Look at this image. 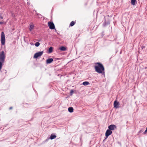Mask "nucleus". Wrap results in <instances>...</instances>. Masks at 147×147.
Returning <instances> with one entry per match:
<instances>
[{"instance_id":"obj_1","label":"nucleus","mask_w":147,"mask_h":147,"mask_svg":"<svg viewBox=\"0 0 147 147\" xmlns=\"http://www.w3.org/2000/svg\"><path fill=\"white\" fill-rule=\"evenodd\" d=\"M95 64L97 65L94 67L95 71L98 74H102L105 76V68L103 65L101 63L99 62L96 63Z\"/></svg>"},{"instance_id":"obj_2","label":"nucleus","mask_w":147,"mask_h":147,"mask_svg":"<svg viewBox=\"0 0 147 147\" xmlns=\"http://www.w3.org/2000/svg\"><path fill=\"white\" fill-rule=\"evenodd\" d=\"M5 57V54L3 51L0 53V71L2 67V64L4 62Z\"/></svg>"},{"instance_id":"obj_3","label":"nucleus","mask_w":147,"mask_h":147,"mask_svg":"<svg viewBox=\"0 0 147 147\" xmlns=\"http://www.w3.org/2000/svg\"><path fill=\"white\" fill-rule=\"evenodd\" d=\"M1 43L2 45H4L5 42V34L3 32H2L1 34Z\"/></svg>"},{"instance_id":"obj_4","label":"nucleus","mask_w":147,"mask_h":147,"mask_svg":"<svg viewBox=\"0 0 147 147\" xmlns=\"http://www.w3.org/2000/svg\"><path fill=\"white\" fill-rule=\"evenodd\" d=\"M43 53V51L35 53L34 56V58H37L39 57L42 56Z\"/></svg>"},{"instance_id":"obj_5","label":"nucleus","mask_w":147,"mask_h":147,"mask_svg":"<svg viewBox=\"0 0 147 147\" xmlns=\"http://www.w3.org/2000/svg\"><path fill=\"white\" fill-rule=\"evenodd\" d=\"M48 26L49 28L51 29H55V26L54 23L53 22H48Z\"/></svg>"},{"instance_id":"obj_6","label":"nucleus","mask_w":147,"mask_h":147,"mask_svg":"<svg viewBox=\"0 0 147 147\" xmlns=\"http://www.w3.org/2000/svg\"><path fill=\"white\" fill-rule=\"evenodd\" d=\"M112 132V131L110 129H107L105 133L106 138H105V139H107L109 135L111 134Z\"/></svg>"},{"instance_id":"obj_7","label":"nucleus","mask_w":147,"mask_h":147,"mask_svg":"<svg viewBox=\"0 0 147 147\" xmlns=\"http://www.w3.org/2000/svg\"><path fill=\"white\" fill-rule=\"evenodd\" d=\"M119 102L117 101L116 100H115L114 101V107L117 109L119 107Z\"/></svg>"},{"instance_id":"obj_8","label":"nucleus","mask_w":147,"mask_h":147,"mask_svg":"<svg viewBox=\"0 0 147 147\" xmlns=\"http://www.w3.org/2000/svg\"><path fill=\"white\" fill-rule=\"evenodd\" d=\"M109 129L111 130H113L116 128V126L114 125H111L108 127Z\"/></svg>"},{"instance_id":"obj_9","label":"nucleus","mask_w":147,"mask_h":147,"mask_svg":"<svg viewBox=\"0 0 147 147\" xmlns=\"http://www.w3.org/2000/svg\"><path fill=\"white\" fill-rule=\"evenodd\" d=\"M53 61V59L52 58L49 59L47 60L46 63L47 64L50 63Z\"/></svg>"},{"instance_id":"obj_10","label":"nucleus","mask_w":147,"mask_h":147,"mask_svg":"<svg viewBox=\"0 0 147 147\" xmlns=\"http://www.w3.org/2000/svg\"><path fill=\"white\" fill-rule=\"evenodd\" d=\"M34 27V25L32 24H30V27L29 28V30L30 31H31L33 29Z\"/></svg>"},{"instance_id":"obj_11","label":"nucleus","mask_w":147,"mask_h":147,"mask_svg":"<svg viewBox=\"0 0 147 147\" xmlns=\"http://www.w3.org/2000/svg\"><path fill=\"white\" fill-rule=\"evenodd\" d=\"M59 49L61 51H65L66 50V48L63 46L60 47L59 48Z\"/></svg>"},{"instance_id":"obj_12","label":"nucleus","mask_w":147,"mask_h":147,"mask_svg":"<svg viewBox=\"0 0 147 147\" xmlns=\"http://www.w3.org/2000/svg\"><path fill=\"white\" fill-rule=\"evenodd\" d=\"M68 110L70 113H72L74 109L72 107H70L68 108Z\"/></svg>"},{"instance_id":"obj_13","label":"nucleus","mask_w":147,"mask_h":147,"mask_svg":"<svg viewBox=\"0 0 147 147\" xmlns=\"http://www.w3.org/2000/svg\"><path fill=\"white\" fill-rule=\"evenodd\" d=\"M56 137V135L52 134L51 135L50 138L51 140H52L55 138Z\"/></svg>"},{"instance_id":"obj_14","label":"nucleus","mask_w":147,"mask_h":147,"mask_svg":"<svg viewBox=\"0 0 147 147\" xmlns=\"http://www.w3.org/2000/svg\"><path fill=\"white\" fill-rule=\"evenodd\" d=\"M53 47H50L49 49L48 53H52L53 50Z\"/></svg>"},{"instance_id":"obj_15","label":"nucleus","mask_w":147,"mask_h":147,"mask_svg":"<svg viewBox=\"0 0 147 147\" xmlns=\"http://www.w3.org/2000/svg\"><path fill=\"white\" fill-rule=\"evenodd\" d=\"M136 1V0H131V4L133 5H135Z\"/></svg>"},{"instance_id":"obj_16","label":"nucleus","mask_w":147,"mask_h":147,"mask_svg":"<svg viewBox=\"0 0 147 147\" xmlns=\"http://www.w3.org/2000/svg\"><path fill=\"white\" fill-rule=\"evenodd\" d=\"M89 84V83L88 82H84L82 84L84 86H86Z\"/></svg>"},{"instance_id":"obj_17","label":"nucleus","mask_w":147,"mask_h":147,"mask_svg":"<svg viewBox=\"0 0 147 147\" xmlns=\"http://www.w3.org/2000/svg\"><path fill=\"white\" fill-rule=\"evenodd\" d=\"M75 23L74 21H72L70 24V26H72L75 24Z\"/></svg>"},{"instance_id":"obj_18","label":"nucleus","mask_w":147,"mask_h":147,"mask_svg":"<svg viewBox=\"0 0 147 147\" xmlns=\"http://www.w3.org/2000/svg\"><path fill=\"white\" fill-rule=\"evenodd\" d=\"M40 44L39 42H37L35 43V45L36 47H37Z\"/></svg>"},{"instance_id":"obj_19","label":"nucleus","mask_w":147,"mask_h":147,"mask_svg":"<svg viewBox=\"0 0 147 147\" xmlns=\"http://www.w3.org/2000/svg\"><path fill=\"white\" fill-rule=\"evenodd\" d=\"M74 92V91L73 90H71V91H70V94L72 95V94Z\"/></svg>"},{"instance_id":"obj_20","label":"nucleus","mask_w":147,"mask_h":147,"mask_svg":"<svg viewBox=\"0 0 147 147\" xmlns=\"http://www.w3.org/2000/svg\"><path fill=\"white\" fill-rule=\"evenodd\" d=\"M147 133V129H146L145 131L144 132V134H146Z\"/></svg>"},{"instance_id":"obj_21","label":"nucleus","mask_w":147,"mask_h":147,"mask_svg":"<svg viewBox=\"0 0 147 147\" xmlns=\"http://www.w3.org/2000/svg\"><path fill=\"white\" fill-rule=\"evenodd\" d=\"M106 21L105 20V21L104 22V26L106 25Z\"/></svg>"},{"instance_id":"obj_22","label":"nucleus","mask_w":147,"mask_h":147,"mask_svg":"<svg viewBox=\"0 0 147 147\" xmlns=\"http://www.w3.org/2000/svg\"><path fill=\"white\" fill-rule=\"evenodd\" d=\"M3 24V22H0V24Z\"/></svg>"},{"instance_id":"obj_23","label":"nucleus","mask_w":147,"mask_h":147,"mask_svg":"<svg viewBox=\"0 0 147 147\" xmlns=\"http://www.w3.org/2000/svg\"><path fill=\"white\" fill-rule=\"evenodd\" d=\"M12 107H11L9 108V109H12Z\"/></svg>"},{"instance_id":"obj_24","label":"nucleus","mask_w":147,"mask_h":147,"mask_svg":"<svg viewBox=\"0 0 147 147\" xmlns=\"http://www.w3.org/2000/svg\"><path fill=\"white\" fill-rule=\"evenodd\" d=\"M144 47H145L144 46V47H142V49H143V48H144Z\"/></svg>"},{"instance_id":"obj_25","label":"nucleus","mask_w":147,"mask_h":147,"mask_svg":"<svg viewBox=\"0 0 147 147\" xmlns=\"http://www.w3.org/2000/svg\"><path fill=\"white\" fill-rule=\"evenodd\" d=\"M142 132V130H140V131H139V132Z\"/></svg>"},{"instance_id":"obj_26","label":"nucleus","mask_w":147,"mask_h":147,"mask_svg":"<svg viewBox=\"0 0 147 147\" xmlns=\"http://www.w3.org/2000/svg\"><path fill=\"white\" fill-rule=\"evenodd\" d=\"M146 68H147V67H146Z\"/></svg>"}]
</instances>
